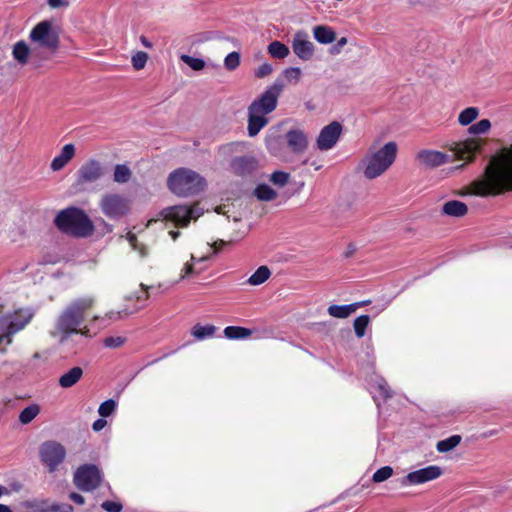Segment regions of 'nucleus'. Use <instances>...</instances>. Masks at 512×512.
I'll return each instance as SVG.
<instances>
[{
    "label": "nucleus",
    "mask_w": 512,
    "mask_h": 512,
    "mask_svg": "<svg viewBox=\"0 0 512 512\" xmlns=\"http://www.w3.org/2000/svg\"><path fill=\"white\" fill-rule=\"evenodd\" d=\"M91 297L80 298L67 305L56 317L53 327L49 330L51 338L61 345L74 342L76 345L89 336L87 326L82 327L87 311L93 306Z\"/></svg>",
    "instance_id": "1"
},
{
    "label": "nucleus",
    "mask_w": 512,
    "mask_h": 512,
    "mask_svg": "<svg viewBox=\"0 0 512 512\" xmlns=\"http://www.w3.org/2000/svg\"><path fill=\"white\" fill-rule=\"evenodd\" d=\"M512 190V148L501 157H493L481 178L474 180L466 193L481 197Z\"/></svg>",
    "instance_id": "2"
},
{
    "label": "nucleus",
    "mask_w": 512,
    "mask_h": 512,
    "mask_svg": "<svg viewBox=\"0 0 512 512\" xmlns=\"http://www.w3.org/2000/svg\"><path fill=\"white\" fill-rule=\"evenodd\" d=\"M284 84L280 80H275L265 91L256 98L248 107V135L256 136L262 128L268 124L266 115L273 112L278 103V99L283 91Z\"/></svg>",
    "instance_id": "3"
},
{
    "label": "nucleus",
    "mask_w": 512,
    "mask_h": 512,
    "mask_svg": "<svg viewBox=\"0 0 512 512\" xmlns=\"http://www.w3.org/2000/svg\"><path fill=\"white\" fill-rule=\"evenodd\" d=\"M398 154V144L389 141L380 145L375 141L368 149L362 160L363 175L372 180L383 175L395 162Z\"/></svg>",
    "instance_id": "4"
},
{
    "label": "nucleus",
    "mask_w": 512,
    "mask_h": 512,
    "mask_svg": "<svg viewBox=\"0 0 512 512\" xmlns=\"http://www.w3.org/2000/svg\"><path fill=\"white\" fill-rule=\"evenodd\" d=\"M55 225L62 232L76 237H88L94 232V225L89 216L77 207L61 210L55 218Z\"/></svg>",
    "instance_id": "5"
},
{
    "label": "nucleus",
    "mask_w": 512,
    "mask_h": 512,
    "mask_svg": "<svg viewBox=\"0 0 512 512\" xmlns=\"http://www.w3.org/2000/svg\"><path fill=\"white\" fill-rule=\"evenodd\" d=\"M167 186L173 194L187 197L203 191L206 181L199 173L191 169L178 168L169 174Z\"/></svg>",
    "instance_id": "6"
},
{
    "label": "nucleus",
    "mask_w": 512,
    "mask_h": 512,
    "mask_svg": "<svg viewBox=\"0 0 512 512\" xmlns=\"http://www.w3.org/2000/svg\"><path fill=\"white\" fill-rule=\"evenodd\" d=\"M34 314L30 309H20L0 317V352L5 353L13 342V335L24 329Z\"/></svg>",
    "instance_id": "7"
},
{
    "label": "nucleus",
    "mask_w": 512,
    "mask_h": 512,
    "mask_svg": "<svg viewBox=\"0 0 512 512\" xmlns=\"http://www.w3.org/2000/svg\"><path fill=\"white\" fill-rule=\"evenodd\" d=\"M32 43L50 52H55L60 45V37L57 28L49 20L37 23L29 35Z\"/></svg>",
    "instance_id": "8"
},
{
    "label": "nucleus",
    "mask_w": 512,
    "mask_h": 512,
    "mask_svg": "<svg viewBox=\"0 0 512 512\" xmlns=\"http://www.w3.org/2000/svg\"><path fill=\"white\" fill-rule=\"evenodd\" d=\"M204 210L196 203L192 206L175 205L165 208L161 212L164 220L174 223L176 226L185 227L191 220L198 219Z\"/></svg>",
    "instance_id": "9"
},
{
    "label": "nucleus",
    "mask_w": 512,
    "mask_h": 512,
    "mask_svg": "<svg viewBox=\"0 0 512 512\" xmlns=\"http://www.w3.org/2000/svg\"><path fill=\"white\" fill-rule=\"evenodd\" d=\"M99 207L112 220L124 217L130 210L129 201L118 193H105L99 201Z\"/></svg>",
    "instance_id": "10"
},
{
    "label": "nucleus",
    "mask_w": 512,
    "mask_h": 512,
    "mask_svg": "<svg viewBox=\"0 0 512 512\" xmlns=\"http://www.w3.org/2000/svg\"><path fill=\"white\" fill-rule=\"evenodd\" d=\"M73 481L78 489L84 492H90L100 485L102 473L97 466L85 464L75 471Z\"/></svg>",
    "instance_id": "11"
},
{
    "label": "nucleus",
    "mask_w": 512,
    "mask_h": 512,
    "mask_svg": "<svg viewBox=\"0 0 512 512\" xmlns=\"http://www.w3.org/2000/svg\"><path fill=\"white\" fill-rule=\"evenodd\" d=\"M40 459L47 466L49 472H54L64 461L66 456L65 447L56 441H46L39 449Z\"/></svg>",
    "instance_id": "12"
},
{
    "label": "nucleus",
    "mask_w": 512,
    "mask_h": 512,
    "mask_svg": "<svg viewBox=\"0 0 512 512\" xmlns=\"http://www.w3.org/2000/svg\"><path fill=\"white\" fill-rule=\"evenodd\" d=\"M291 47L293 53L302 61H310L314 57L315 45L310 40L309 34L304 30L295 32Z\"/></svg>",
    "instance_id": "13"
},
{
    "label": "nucleus",
    "mask_w": 512,
    "mask_h": 512,
    "mask_svg": "<svg viewBox=\"0 0 512 512\" xmlns=\"http://www.w3.org/2000/svg\"><path fill=\"white\" fill-rule=\"evenodd\" d=\"M342 125L333 121L323 127L316 139V147L320 151L331 150L338 142L342 134Z\"/></svg>",
    "instance_id": "14"
},
{
    "label": "nucleus",
    "mask_w": 512,
    "mask_h": 512,
    "mask_svg": "<svg viewBox=\"0 0 512 512\" xmlns=\"http://www.w3.org/2000/svg\"><path fill=\"white\" fill-rule=\"evenodd\" d=\"M76 175L78 184H92L103 177L104 168L100 161L89 159L80 166Z\"/></svg>",
    "instance_id": "15"
},
{
    "label": "nucleus",
    "mask_w": 512,
    "mask_h": 512,
    "mask_svg": "<svg viewBox=\"0 0 512 512\" xmlns=\"http://www.w3.org/2000/svg\"><path fill=\"white\" fill-rule=\"evenodd\" d=\"M442 475V469L436 465L412 471L401 479L402 486L419 485L435 480Z\"/></svg>",
    "instance_id": "16"
},
{
    "label": "nucleus",
    "mask_w": 512,
    "mask_h": 512,
    "mask_svg": "<svg viewBox=\"0 0 512 512\" xmlns=\"http://www.w3.org/2000/svg\"><path fill=\"white\" fill-rule=\"evenodd\" d=\"M27 512H73L68 503L49 502L47 500H27L23 503Z\"/></svg>",
    "instance_id": "17"
},
{
    "label": "nucleus",
    "mask_w": 512,
    "mask_h": 512,
    "mask_svg": "<svg viewBox=\"0 0 512 512\" xmlns=\"http://www.w3.org/2000/svg\"><path fill=\"white\" fill-rule=\"evenodd\" d=\"M484 141L479 138H469L455 144L454 155L460 160L472 161L481 150Z\"/></svg>",
    "instance_id": "18"
},
{
    "label": "nucleus",
    "mask_w": 512,
    "mask_h": 512,
    "mask_svg": "<svg viewBox=\"0 0 512 512\" xmlns=\"http://www.w3.org/2000/svg\"><path fill=\"white\" fill-rule=\"evenodd\" d=\"M416 160L421 166L435 168L446 163L448 155L436 150L423 149L416 154Z\"/></svg>",
    "instance_id": "19"
},
{
    "label": "nucleus",
    "mask_w": 512,
    "mask_h": 512,
    "mask_svg": "<svg viewBox=\"0 0 512 512\" xmlns=\"http://www.w3.org/2000/svg\"><path fill=\"white\" fill-rule=\"evenodd\" d=\"M286 142L294 154H302L308 147V138L304 131L291 129L286 133Z\"/></svg>",
    "instance_id": "20"
},
{
    "label": "nucleus",
    "mask_w": 512,
    "mask_h": 512,
    "mask_svg": "<svg viewBox=\"0 0 512 512\" xmlns=\"http://www.w3.org/2000/svg\"><path fill=\"white\" fill-rule=\"evenodd\" d=\"M75 146L71 143L62 147L60 153L51 161L50 168L52 171H60L63 169L75 156Z\"/></svg>",
    "instance_id": "21"
},
{
    "label": "nucleus",
    "mask_w": 512,
    "mask_h": 512,
    "mask_svg": "<svg viewBox=\"0 0 512 512\" xmlns=\"http://www.w3.org/2000/svg\"><path fill=\"white\" fill-rule=\"evenodd\" d=\"M257 167V161L252 156L234 158L231 162V169L235 174L246 175L253 172Z\"/></svg>",
    "instance_id": "22"
},
{
    "label": "nucleus",
    "mask_w": 512,
    "mask_h": 512,
    "mask_svg": "<svg viewBox=\"0 0 512 512\" xmlns=\"http://www.w3.org/2000/svg\"><path fill=\"white\" fill-rule=\"evenodd\" d=\"M313 37L320 44H331L336 40L335 31L326 25L313 27Z\"/></svg>",
    "instance_id": "23"
},
{
    "label": "nucleus",
    "mask_w": 512,
    "mask_h": 512,
    "mask_svg": "<svg viewBox=\"0 0 512 512\" xmlns=\"http://www.w3.org/2000/svg\"><path fill=\"white\" fill-rule=\"evenodd\" d=\"M82 376L83 369L81 367H73L59 378L58 383L62 388H70L74 386Z\"/></svg>",
    "instance_id": "24"
},
{
    "label": "nucleus",
    "mask_w": 512,
    "mask_h": 512,
    "mask_svg": "<svg viewBox=\"0 0 512 512\" xmlns=\"http://www.w3.org/2000/svg\"><path fill=\"white\" fill-rule=\"evenodd\" d=\"M467 211L466 204L457 200L448 201L442 207V212L452 217H462Z\"/></svg>",
    "instance_id": "25"
},
{
    "label": "nucleus",
    "mask_w": 512,
    "mask_h": 512,
    "mask_svg": "<svg viewBox=\"0 0 512 512\" xmlns=\"http://www.w3.org/2000/svg\"><path fill=\"white\" fill-rule=\"evenodd\" d=\"M359 304L349 305H330L328 307V314L334 318L345 319L358 309Z\"/></svg>",
    "instance_id": "26"
},
{
    "label": "nucleus",
    "mask_w": 512,
    "mask_h": 512,
    "mask_svg": "<svg viewBox=\"0 0 512 512\" xmlns=\"http://www.w3.org/2000/svg\"><path fill=\"white\" fill-rule=\"evenodd\" d=\"M31 49L24 41H18L14 44L12 49L13 58L21 65H25L28 62Z\"/></svg>",
    "instance_id": "27"
},
{
    "label": "nucleus",
    "mask_w": 512,
    "mask_h": 512,
    "mask_svg": "<svg viewBox=\"0 0 512 512\" xmlns=\"http://www.w3.org/2000/svg\"><path fill=\"white\" fill-rule=\"evenodd\" d=\"M267 51L271 57L276 58V59H284L290 53L289 47L287 45H285L284 43L277 41V40L272 41L268 45Z\"/></svg>",
    "instance_id": "28"
},
{
    "label": "nucleus",
    "mask_w": 512,
    "mask_h": 512,
    "mask_svg": "<svg viewBox=\"0 0 512 512\" xmlns=\"http://www.w3.org/2000/svg\"><path fill=\"white\" fill-rule=\"evenodd\" d=\"M271 275L267 266H260L247 280V283L252 286H258L266 282Z\"/></svg>",
    "instance_id": "29"
},
{
    "label": "nucleus",
    "mask_w": 512,
    "mask_h": 512,
    "mask_svg": "<svg viewBox=\"0 0 512 512\" xmlns=\"http://www.w3.org/2000/svg\"><path fill=\"white\" fill-rule=\"evenodd\" d=\"M479 116V109L477 107H467L462 110L458 115V123L461 126L472 125Z\"/></svg>",
    "instance_id": "30"
},
{
    "label": "nucleus",
    "mask_w": 512,
    "mask_h": 512,
    "mask_svg": "<svg viewBox=\"0 0 512 512\" xmlns=\"http://www.w3.org/2000/svg\"><path fill=\"white\" fill-rule=\"evenodd\" d=\"M132 176L131 169L125 164H117L114 168L113 180L116 183L124 184L127 183Z\"/></svg>",
    "instance_id": "31"
},
{
    "label": "nucleus",
    "mask_w": 512,
    "mask_h": 512,
    "mask_svg": "<svg viewBox=\"0 0 512 512\" xmlns=\"http://www.w3.org/2000/svg\"><path fill=\"white\" fill-rule=\"evenodd\" d=\"M254 195L260 201H271L277 197V192L267 184H260L255 188Z\"/></svg>",
    "instance_id": "32"
},
{
    "label": "nucleus",
    "mask_w": 512,
    "mask_h": 512,
    "mask_svg": "<svg viewBox=\"0 0 512 512\" xmlns=\"http://www.w3.org/2000/svg\"><path fill=\"white\" fill-rule=\"evenodd\" d=\"M251 334L250 329L239 326H228L224 329V335L228 339H245Z\"/></svg>",
    "instance_id": "33"
},
{
    "label": "nucleus",
    "mask_w": 512,
    "mask_h": 512,
    "mask_svg": "<svg viewBox=\"0 0 512 512\" xmlns=\"http://www.w3.org/2000/svg\"><path fill=\"white\" fill-rule=\"evenodd\" d=\"M40 413V407L37 404H31L24 408L19 415V421L26 425L33 421Z\"/></svg>",
    "instance_id": "34"
},
{
    "label": "nucleus",
    "mask_w": 512,
    "mask_h": 512,
    "mask_svg": "<svg viewBox=\"0 0 512 512\" xmlns=\"http://www.w3.org/2000/svg\"><path fill=\"white\" fill-rule=\"evenodd\" d=\"M215 330L216 328L213 325L202 326L200 324H197L192 328L191 334L197 340H204L206 338L212 337L215 333Z\"/></svg>",
    "instance_id": "35"
},
{
    "label": "nucleus",
    "mask_w": 512,
    "mask_h": 512,
    "mask_svg": "<svg viewBox=\"0 0 512 512\" xmlns=\"http://www.w3.org/2000/svg\"><path fill=\"white\" fill-rule=\"evenodd\" d=\"M491 129V122L488 119H481L469 126L468 133L475 136L485 135Z\"/></svg>",
    "instance_id": "36"
},
{
    "label": "nucleus",
    "mask_w": 512,
    "mask_h": 512,
    "mask_svg": "<svg viewBox=\"0 0 512 512\" xmlns=\"http://www.w3.org/2000/svg\"><path fill=\"white\" fill-rule=\"evenodd\" d=\"M461 442V436L453 435L437 443V450L441 453L453 450Z\"/></svg>",
    "instance_id": "37"
},
{
    "label": "nucleus",
    "mask_w": 512,
    "mask_h": 512,
    "mask_svg": "<svg viewBox=\"0 0 512 512\" xmlns=\"http://www.w3.org/2000/svg\"><path fill=\"white\" fill-rule=\"evenodd\" d=\"M207 259H209V255L196 257L194 254H191V256H190L191 262H187L185 264L184 268L181 271L180 279H184L191 274L197 273L194 269V265L196 263L206 261Z\"/></svg>",
    "instance_id": "38"
},
{
    "label": "nucleus",
    "mask_w": 512,
    "mask_h": 512,
    "mask_svg": "<svg viewBox=\"0 0 512 512\" xmlns=\"http://www.w3.org/2000/svg\"><path fill=\"white\" fill-rule=\"evenodd\" d=\"M369 322L370 317L368 315H361L354 320L353 326L357 337L362 338L365 335Z\"/></svg>",
    "instance_id": "39"
},
{
    "label": "nucleus",
    "mask_w": 512,
    "mask_h": 512,
    "mask_svg": "<svg viewBox=\"0 0 512 512\" xmlns=\"http://www.w3.org/2000/svg\"><path fill=\"white\" fill-rule=\"evenodd\" d=\"M180 59L194 71H201L205 68V61L201 58H195L189 55H181Z\"/></svg>",
    "instance_id": "40"
},
{
    "label": "nucleus",
    "mask_w": 512,
    "mask_h": 512,
    "mask_svg": "<svg viewBox=\"0 0 512 512\" xmlns=\"http://www.w3.org/2000/svg\"><path fill=\"white\" fill-rule=\"evenodd\" d=\"M240 65V54L236 51L229 53L224 59V66L227 70L233 71Z\"/></svg>",
    "instance_id": "41"
},
{
    "label": "nucleus",
    "mask_w": 512,
    "mask_h": 512,
    "mask_svg": "<svg viewBox=\"0 0 512 512\" xmlns=\"http://www.w3.org/2000/svg\"><path fill=\"white\" fill-rule=\"evenodd\" d=\"M116 407L117 403L113 399H108L100 404L98 413L101 417H108L115 411Z\"/></svg>",
    "instance_id": "42"
},
{
    "label": "nucleus",
    "mask_w": 512,
    "mask_h": 512,
    "mask_svg": "<svg viewBox=\"0 0 512 512\" xmlns=\"http://www.w3.org/2000/svg\"><path fill=\"white\" fill-rule=\"evenodd\" d=\"M148 60V54L143 51H138L132 56L131 62L135 70H141L145 67Z\"/></svg>",
    "instance_id": "43"
},
{
    "label": "nucleus",
    "mask_w": 512,
    "mask_h": 512,
    "mask_svg": "<svg viewBox=\"0 0 512 512\" xmlns=\"http://www.w3.org/2000/svg\"><path fill=\"white\" fill-rule=\"evenodd\" d=\"M393 474V469L392 467L390 466H384L380 469H378L374 474H373V481L375 483H380V482H383L385 480H387L388 478H390Z\"/></svg>",
    "instance_id": "44"
},
{
    "label": "nucleus",
    "mask_w": 512,
    "mask_h": 512,
    "mask_svg": "<svg viewBox=\"0 0 512 512\" xmlns=\"http://www.w3.org/2000/svg\"><path fill=\"white\" fill-rule=\"evenodd\" d=\"M289 174L283 171H275L270 176V181L279 187H283L288 183Z\"/></svg>",
    "instance_id": "45"
},
{
    "label": "nucleus",
    "mask_w": 512,
    "mask_h": 512,
    "mask_svg": "<svg viewBox=\"0 0 512 512\" xmlns=\"http://www.w3.org/2000/svg\"><path fill=\"white\" fill-rule=\"evenodd\" d=\"M126 240L130 243L131 247L138 251L141 257H145L147 255L146 247L139 244L136 238V235L134 233H127Z\"/></svg>",
    "instance_id": "46"
},
{
    "label": "nucleus",
    "mask_w": 512,
    "mask_h": 512,
    "mask_svg": "<svg viewBox=\"0 0 512 512\" xmlns=\"http://www.w3.org/2000/svg\"><path fill=\"white\" fill-rule=\"evenodd\" d=\"M283 76L289 83H297L301 77V69L299 67H290L283 71Z\"/></svg>",
    "instance_id": "47"
},
{
    "label": "nucleus",
    "mask_w": 512,
    "mask_h": 512,
    "mask_svg": "<svg viewBox=\"0 0 512 512\" xmlns=\"http://www.w3.org/2000/svg\"><path fill=\"white\" fill-rule=\"evenodd\" d=\"M273 71L271 64L263 63L258 68L255 69L254 75L255 77L262 79L269 76Z\"/></svg>",
    "instance_id": "48"
},
{
    "label": "nucleus",
    "mask_w": 512,
    "mask_h": 512,
    "mask_svg": "<svg viewBox=\"0 0 512 512\" xmlns=\"http://www.w3.org/2000/svg\"><path fill=\"white\" fill-rule=\"evenodd\" d=\"M150 287H147L145 286L144 284H141L140 285V290L139 291H136L134 293H132L128 299L129 300H133V299H136V300H146L148 299L149 297V294H148V289Z\"/></svg>",
    "instance_id": "49"
},
{
    "label": "nucleus",
    "mask_w": 512,
    "mask_h": 512,
    "mask_svg": "<svg viewBox=\"0 0 512 512\" xmlns=\"http://www.w3.org/2000/svg\"><path fill=\"white\" fill-rule=\"evenodd\" d=\"M377 390L384 398L391 397V391L389 389L388 383L383 378H379L376 381Z\"/></svg>",
    "instance_id": "50"
},
{
    "label": "nucleus",
    "mask_w": 512,
    "mask_h": 512,
    "mask_svg": "<svg viewBox=\"0 0 512 512\" xmlns=\"http://www.w3.org/2000/svg\"><path fill=\"white\" fill-rule=\"evenodd\" d=\"M101 507L107 512H121L123 509L122 504L116 501H104Z\"/></svg>",
    "instance_id": "51"
},
{
    "label": "nucleus",
    "mask_w": 512,
    "mask_h": 512,
    "mask_svg": "<svg viewBox=\"0 0 512 512\" xmlns=\"http://www.w3.org/2000/svg\"><path fill=\"white\" fill-rule=\"evenodd\" d=\"M124 343V338L117 336V337H107L104 340V345L108 348H117L120 347Z\"/></svg>",
    "instance_id": "52"
},
{
    "label": "nucleus",
    "mask_w": 512,
    "mask_h": 512,
    "mask_svg": "<svg viewBox=\"0 0 512 512\" xmlns=\"http://www.w3.org/2000/svg\"><path fill=\"white\" fill-rule=\"evenodd\" d=\"M243 146H244V143H242V142H234V143H229V144L221 147V150L223 151V153L228 154V153H232L234 151L239 150Z\"/></svg>",
    "instance_id": "53"
},
{
    "label": "nucleus",
    "mask_w": 512,
    "mask_h": 512,
    "mask_svg": "<svg viewBox=\"0 0 512 512\" xmlns=\"http://www.w3.org/2000/svg\"><path fill=\"white\" fill-rule=\"evenodd\" d=\"M47 4L52 9L66 8L69 6V0H47Z\"/></svg>",
    "instance_id": "54"
},
{
    "label": "nucleus",
    "mask_w": 512,
    "mask_h": 512,
    "mask_svg": "<svg viewBox=\"0 0 512 512\" xmlns=\"http://www.w3.org/2000/svg\"><path fill=\"white\" fill-rule=\"evenodd\" d=\"M347 44V38L342 37L340 38L337 43L331 48L332 54H339L341 52V49Z\"/></svg>",
    "instance_id": "55"
},
{
    "label": "nucleus",
    "mask_w": 512,
    "mask_h": 512,
    "mask_svg": "<svg viewBox=\"0 0 512 512\" xmlns=\"http://www.w3.org/2000/svg\"><path fill=\"white\" fill-rule=\"evenodd\" d=\"M107 425V421L103 418H99L92 424V429L96 432L101 431Z\"/></svg>",
    "instance_id": "56"
},
{
    "label": "nucleus",
    "mask_w": 512,
    "mask_h": 512,
    "mask_svg": "<svg viewBox=\"0 0 512 512\" xmlns=\"http://www.w3.org/2000/svg\"><path fill=\"white\" fill-rule=\"evenodd\" d=\"M69 498L78 505H83L85 503L84 497L76 492L70 493Z\"/></svg>",
    "instance_id": "57"
},
{
    "label": "nucleus",
    "mask_w": 512,
    "mask_h": 512,
    "mask_svg": "<svg viewBox=\"0 0 512 512\" xmlns=\"http://www.w3.org/2000/svg\"><path fill=\"white\" fill-rule=\"evenodd\" d=\"M140 40H141V43L146 47V48H151L152 47V44L149 42V40L144 37V36H141L140 37Z\"/></svg>",
    "instance_id": "58"
},
{
    "label": "nucleus",
    "mask_w": 512,
    "mask_h": 512,
    "mask_svg": "<svg viewBox=\"0 0 512 512\" xmlns=\"http://www.w3.org/2000/svg\"><path fill=\"white\" fill-rule=\"evenodd\" d=\"M109 318L110 319H114V320L120 319L121 318V312H111L109 314Z\"/></svg>",
    "instance_id": "59"
},
{
    "label": "nucleus",
    "mask_w": 512,
    "mask_h": 512,
    "mask_svg": "<svg viewBox=\"0 0 512 512\" xmlns=\"http://www.w3.org/2000/svg\"><path fill=\"white\" fill-rule=\"evenodd\" d=\"M0 512H12V510L4 504H0Z\"/></svg>",
    "instance_id": "60"
},
{
    "label": "nucleus",
    "mask_w": 512,
    "mask_h": 512,
    "mask_svg": "<svg viewBox=\"0 0 512 512\" xmlns=\"http://www.w3.org/2000/svg\"><path fill=\"white\" fill-rule=\"evenodd\" d=\"M496 434H497V430H491V431L485 432L483 434V437H490V436H493V435H496Z\"/></svg>",
    "instance_id": "61"
},
{
    "label": "nucleus",
    "mask_w": 512,
    "mask_h": 512,
    "mask_svg": "<svg viewBox=\"0 0 512 512\" xmlns=\"http://www.w3.org/2000/svg\"><path fill=\"white\" fill-rule=\"evenodd\" d=\"M169 234L173 240H176L180 233L178 231H170Z\"/></svg>",
    "instance_id": "62"
},
{
    "label": "nucleus",
    "mask_w": 512,
    "mask_h": 512,
    "mask_svg": "<svg viewBox=\"0 0 512 512\" xmlns=\"http://www.w3.org/2000/svg\"><path fill=\"white\" fill-rule=\"evenodd\" d=\"M369 303H370V301L366 300V301L356 302L355 304H359L358 305V308H359V307L365 306V305H367Z\"/></svg>",
    "instance_id": "63"
},
{
    "label": "nucleus",
    "mask_w": 512,
    "mask_h": 512,
    "mask_svg": "<svg viewBox=\"0 0 512 512\" xmlns=\"http://www.w3.org/2000/svg\"><path fill=\"white\" fill-rule=\"evenodd\" d=\"M354 251H355V248H354V247H352V246H350V247H349V250H348V251H347V253H346V257H349V256H350Z\"/></svg>",
    "instance_id": "64"
}]
</instances>
